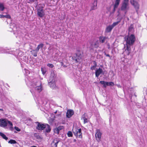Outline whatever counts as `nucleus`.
I'll list each match as a JSON object with an SVG mask.
<instances>
[{
  "label": "nucleus",
  "instance_id": "obj_1",
  "mask_svg": "<svg viewBox=\"0 0 147 147\" xmlns=\"http://www.w3.org/2000/svg\"><path fill=\"white\" fill-rule=\"evenodd\" d=\"M27 84L28 85H31L33 88V89H31L30 91L33 94L34 90L35 92H40L42 90V88L41 87V83L39 81H37L36 79H34L33 82L29 81L27 82Z\"/></svg>",
  "mask_w": 147,
  "mask_h": 147
},
{
  "label": "nucleus",
  "instance_id": "obj_2",
  "mask_svg": "<svg viewBox=\"0 0 147 147\" xmlns=\"http://www.w3.org/2000/svg\"><path fill=\"white\" fill-rule=\"evenodd\" d=\"M125 40L126 42V45L127 46V49L125 51H130V47L132 45L136 40V37L133 34H128L125 37Z\"/></svg>",
  "mask_w": 147,
  "mask_h": 147
},
{
  "label": "nucleus",
  "instance_id": "obj_3",
  "mask_svg": "<svg viewBox=\"0 0 147 147\" xmlns=\"http://www.w3.org/2000/svg\"><path fill=\"white\" fill-rule=\"evenodd\" d=\"M7 125L9 127L11 130H12L13 129V124L10 121L4 119L0 120V125L1 126L3 127H5Z\"/></svg>",
  "mask_w": 147,
  "mask_h": 147
},
{
  "label": "nucleus",
  "instance_id": "obj_4",
  "mask_svg": "<svg viewBox=\"0 0 147 147\" xmlns=\"http://www.w3.org/2000/svg\"><path fill=\"white\" fill-rule=\"evenodd\" d=\"M2 53H7L12 54L18 57H21L24 55L23 53L19 50H16V51H10L9 49H7L6 51H1Z\"/></svg>",
  "mask_w": 147,
  "mask_h": 147
},
{
  "label": "nucleus",
  "instance_id": "obj_5",
  "mask_svg": "<svg viewBox=\"0 0 147 147\" xmlns=\"http://www.w3.org/2000/svg\"><path fill=\"white\" fill-rule=\"evenodd\" d=\"M128 0H123L121 7L122 10L127 11L129 9Z\"/></svg>",
  "mask_w": 147,
  "mask_h": 147
},
{
  "label": "nucleus",
  "instance_id": "obj_6",
  "mask_svg": "<svg viewBox=\"0 0 147 147\" xmlns=\"http://www.w3.org/2000/svg\"><path fill=\"white\" fill-rule=\"evenodd\" d=\"M102 133L99 129H97L96 130V133L95 134V137L96 140L98 142H99L100 141V138Z\"/></svg>",
  "mask_w": 147,
  "mask_h": 147
},
{
  "label": "nucleus",
  "instance_id": "obj_7",
  "mask_svg": "<svg viewBox=\"0 0 147 147\" xmlns=\"http://www.w3.org/2000/svg\"><path fill=\"white\" fill-rule=\"evenodd\" d=\"M130 2L131 4L134 6L136 11H137L139 7V5L138 3L134 0H130Z\"/></svg>",
  "mask_w": 147,
  "mask_h": 147
},
{
  "label": "nucleus",
  "instance_id": "obj_8",
  "mask_svg": "<svg viewBox=\"0 0 147 147\" xmlns=\"http://www.w3.org/2000/svg\"><path fill=\"white\" fill-rule=\"evenodd\" d=\"M104 74V71L102 68H99L96 69L95 74L96 77H98L100 75H103Z\"/></svg>",
  "mask_w": 147,
  "mask_h": 147
},
{
  "label": "nucleus",
  "instance_id": "obj_9",
  "mask_svg": "<svg viewBox=\"0 0 147 147\" xmlns=\"http://www.w3.org/2000/svg\"><path fill=\"white\" fill-rule=\"evenodd\" d=\"M78 52L76 53L74 56V59L77 62H79L82 57V55L80 53L79 51H78Z\"/></svg>",
  "mask_w": 147,
  "mask_h": 147
},
{
  "label": "nucleus",
  "instance_id": "obj_10",
  "mask_svg": "<svg viewBox=\"0 0 147 147\" xmlns=\"http://www.w3.org/2000/svg\"><path fill=\"white\" fill-rule=\"evenodd\" d=\"M38 16L41 18L43 17L45 15V13L42 7H41L37 9Z\"/></svg>",
  "mask_w": 147,
  "mask_h": 147
},
{
  "label": "nucleus",
  "instance_id": "obj_11",
  "mask_svg": "<svg viewBox=\"0 0 147 147\" xmlns=\"http://www.w3.org/2000/svg\"><path fill=\"white\" fill-rule=\"evenodd\" d=\"M37 123L36 128L38 130H42L45 129V124H43L39 123L38 122H37Z\"/></svg>",
  "mask_w": 147,
  "mask_h": 147
},
{
  "label": "nucleus",
  "instance_id": "obj_12",
  "mask_svg": "<svg viewBox=\"0 0 147 147\" xmlns=\"http://www.w3.org/2000/svg\"><path fill=\"white\" fill-rule=\"evenodd\" d=\"M64 128L63 126H60L57 127H55L53 131L55 133L59 134V131Z\"/></svg>",
  "mask_w": 147,
  "mask_h": 147
},
{
  "label": "nucleus",
  "instance_id": "obj_13",
  "mask_svg": "<svg viewBox=\"0 0 147 147\" xmlns=\"http://www.w3.org/2000/svg\"><path fill=\"white\" fill-rule=\"evenodd\" d=\"M48 84L49 86L53 89H56L57 87L56 86L55 83V80L54 81H48Z\"/></svg>",
  "mask_w": 147,
  "mask_h": 147
},
{
  "label": "nucleus",
  "instance_id": "obj_14",
  "mask_svg": "<svg viewBox=\"0 0 147 147\" xmlns=\"http://www.w3.org/2000/svg\"><path fill=\"white\" fill-rule=\"evenodd\" d=\"M56 75L54 71L51 72L49 79L48 81H54L55 80Z\"/></svg>",
  "mask_w": 147,
  "mask_h": 147
},
{
  "label": "nucleus",
  "instance_id": "obj_15",
  "mask_svg": "<svg viewBox=\"0 0 147 147\" xmlns=\"http://www.w3.org/2000/svg\"><path fill=\"white\" fill-rule=\"evenodd\" d=\"M81 131V129H77L76 131V132L74 133V134L77 137L81 138H82V136Z\"/></svg>",
  "mask_w": 147,
  "mask_h": 147
},
{
  "label": "nucleus",
  "instance_id": "obj_16",
  "mask_svg": "<svg viewBox=\"0 0 147 147\" xmlns=\"http://www.w3.org/2000/svg\"><path fill=\"white\" fill-rule=\"evenodd\" d=\"M59 142V139H54L51 144V147H57V145Z\"/></svg>",
  "mask_w": 147,
  "mask_h": 147
},
{
  "label": "nucleus",
  "instance_id": "obj_17",
  "mask_svg": "<svg viewBox=\"0 0 147 147\" xmlns=\"http://www.w3.org/2000/svg\"><path fill=\"white\" fill-rule=\"evenodd\" d=\"M99 46V43L98 41H96L94 44L92 43L91 44V49H93L94 47L98 48Z\"/></svg>",
  "mask_w": 147,
  "mask_h": 147
},
{
  "label": "nucleus",
  "instance_id": "obj_18",
  "mask_svg": "<svg viewBox=\"0 0 147 147\" xmlns=\"http://www.w3.org/2000/svg\"><path fill=\"white\" fill-rule=\"evenodd\" d=\"M74 114V112L72 110H68L66 113V117L68 118H69Z\"/></svg>",
  "mask_w": 147,
  "mask_h": 147
},
{
  "label": "nucleus",
  "instance_id": "obj_19",
  "mask_svg": "<svg viewBox=\"0 0 147 147\" xmlns=\"http://www.w3.org/2000/svg\"><path fill=\"white\" fill-rule=\"evenodd\" d=\"M44 46V44L42 43L38 45L35 50H32V52H35V51L38 52L39 49H42Z\"/></svg>",
  "mask_w": 147,
  "mask_h": 147
},
{
  "label": "nucleus",
  "instance_id": "obj_20",
  "mask_svg": "<svg viewBox=\"0 0 147 147\" xmlns=\"http://www.w3.org/2000/svg\"><path fill=\"white\" fill-rule=\"evenodd\" d=\"M120 0H116L115 4L114 6L113 10L115 11L116 9L117 8L120 2Z\"/></svg>",
  "mask_w": 147,
  "mask_h": 147
},
{
  "label": "nucleus",
  "instance_id": "obj_21",
  "mask_svg": "<svg viewBox=\"0 0 147 147\" xmlns=\"http://www.w3.org/2000/svg\"><path fill=\"white\" fill-rule=\"evenodd\" d=\"M97 8V0H94L93 5L92 6L91 9L94 10Z\"/></svg>",
  "mask_w": 147,
  "mask_h": 147
},
{
  "label": "nucleus",
  "instance_id": "obj_22",
  "mask_svg": "<svg viewBox=\"0 0 147 147\" xmlns=\"http://www.w3.org/2000/svg\"><path fill=\"white\" fill-rule=\"evenodd\" d=\"M45 125L44 129H45V131L47 133L50 132L51 129L50 126L47 124H45Z\"/></svg>",
  "mask_w": 147,
  "mask_h": 147
},
{
  "label": "nucleus",
  "instance_id": "obj_23",
  "mask_svg": "<svg viewBox=\"0 0 147 147\" xmlns=\"http://www.w3.org/2000/svg\"><path fill=\"white\" fill-rule=\"evenodd\" d=\"M113 28L111 25H109L107 27L105 31L107 32H111Z\"/></svg>",
  "mask_w": 147,
  "mask_h": 147
},
{
  "label": "nucleus",
  "instance_id": "obj_24",
  "mask_svg": "<svg viewBox=\"0 0 147 147\" xmlns=\"http://www.w3.org/2000/svg\"><path fill=\"white\" fill-rule=\"evenodd\" d=\"M134 31V27L132 25H131L129 28L128 29V33L130 34V33H132Z\"/></svg>",
  "mask_w": 147,
  "mask_h": 147
},
{
  "label": "nucleus",
  "instance_id": "obj_25",
  "mask_svg": "<svg viewBox=\"0 0 147 147\" xmlns=\"http://www.w3.org/2000/svg\"><path fill=\"white\" fill-rule=\"evenodd\" d=\"M107 39V37L100 36L99 37V41L102 43H103L105 42V41Z\"/></svg>",
  "mask_w": 147,
  "mask_h": 147
},
{
  "label": "nucleus",
  "instance_id": "obj_26",
  "mask_svg": "<svg viewBox=\"0 0 147 147\" xmlns=\"http://www.w3.org/2000/svg\"><path fill=\"white\" fill-rule=\"evenodd\" d=\"M100 83L103 85V86L106 87L107 86H109V82L105 81H101L100 82Z\"/></svg>",
  "mask_w": 147,
  "mask_h": 147
},
{
  "label": "nucleus",
  "instance_id": "obj_27",
  "mask_svg": "<svg viewBox=\"0 0 147 147\" xmlns=\"http://www.w3.org/2000/svg\"><path fill=\"white\" fill-rule=\"evenodd\" d=\"M124 48L125 49V50H124V51L126 55H129L131 52V47H130V51H125L127 49V46H126V45H125Z\"/></svg>",
  "mask_w": 147,
  "mask_h": 147
},
{
  "label": "nucleus",
  "instance_id": "obj_28",
  "mask_svg": "<svg viewBox=\"0 0 147 147\" xmlns=\"http://www.w3.org/2000/svg\"><path fill=\"white\" fill-rule=\"evenodd\" d=\"M81 119L83 120L84 123H85L88 122V120L87 119L86 117L85 114L82 115Z\"/></svg>",
  "mask_w": 147,
  "mask_h": 147
},
{
  "label": "nucleus",
  "instance_id": "obj_29",
  "mask_svg": "<svg viewBox=\"0 0 147 147\" xmlns=\"http://www.w3.org/2000/svg\"><path fill=\"white\" fill-rule=\"evenodd\" d=\"M10 18L11 17L9 15H1L0 14V18Z\"/></svg>",
  "mask_w": 147,
  "mask_h": 147
},
{
  "label": "nucleus",
  "instance_id": "obj_30",
  "mask_svg": "<svg viewBox=\"0 0 147 147\" xmlns=\"http://www.w3.org/2000/svg\"><path fill=\"white\" fill-rule=\"evenodd\" d=\"M0 135L4 139L7 140L8 139V138L3 133L0 132Z\"/></svg>",
  "mask_w": 147,
  "mask_h": 147
},
{
  "label": "nucleus",
  "instance_id": "obj_31",
  "mask_svg": "<svg viewBox=\"0 0 147 147\" xmlns=\"http://www.w3.org/2000/svg\"><path fill=\"white\" fill-rule=\"evenodd\" d=\"M4 8L5 7L3 4L1 3H0V11H3Z\"/></svg>",
  "mask_w": 147,
  "mask_h": 147
},
{
  "label": "nucleus",
  "instance_id": "obj_32",
  "mask_svg": "<svg viewBox=\"0 0 147 147\" xmlns=\"http://www.w3.org/2000/svg\"><path fill=\"white\" fill-rule=\"evenodd\" d=\"M8 143L11 144H15L17 142L15 140H11L9 141Z\"/></svg>",
  "mask_w": 147,
  "mask_h": 147
},
{
  "label": "nucleus",
  "instance_id": "obj_33",
  "mask_svg": "<svg viewBox=\"0 0 147 147\" xmlns=\"http://www.w3.org/2000/svg\"><path fill=\"white\" fill-rule=\"evenodd\" d=\"M120 22V21H118L116 22H114L111 25L113 26V28H114L115 26L117 25L119 22Z\"/></svg>",
  "mask_w": 147,
  "mask_h": 147
},
{
  "label": "nucleus",
  "instance_id": "obj_34",
  "mask_svg": "<svg viewBox=\"0 0 147 147\" xmlns=\"http://www.w3.org/2000/svg\"><path fill=\"white\" fill-rule=\"evenodd\" d=\"M67 136L69 137H71L73 136V134L72 132L71 131H68L67 133Z\"/></svg>",
  "mask_w": 147,
  "mask_h": 147
},
{
  "label": "nucleus",
  "instance_id": "obj_35",
  "mask_svg": "<svg viewBox=\"0 0 147 147\" xmlns=\"http://www.w3.org/2000/svg\"><path fill=\"white\" fill-rule=\"evenodd\" d=\"M32 51H31V52L32 53V54L34 57H36L37 56V53L38 51H35V52H33Z\"/></svg>",
  "mask_w": 147,
  "mask_h": 147
},
{
  "label": "nucleus",
  "instance_id": "obj_36",
  "mask_svg": "<svg viewBox=\"0 0 147 147\" xmlns=\"http://www.w3.org/2000/svg\"><path fill=\"white\" fill-rule=\"evenodd\" d=\"M10 28H11L12 29V30H13V32H14L13 33H14V34H16V33H18V32H17V31H16V32H15V30L16 29V28L14 27L13 28H12V26L11 25Z\"/></svg>",
  "mask_w": 147,
  "mask_h": 147
},
{
  "label": "nucleus",
  "instance_id": "obj_37",
  "mask_svg": "<svg viewBox=\"0 0 147 147\" xmlns=\"http://www.w3.org/2000/svg\"><path fill=\"white\" fill-rule=\"evenodd\" d=\"M34 135V136L36 137L37 139H39L40 138V136L37 133H35Z\"/></svg>",
  "mask_w": 147,
  "mask_h": 147
},
{
  "label": "nucleus",
  "instance_id": "obj_38",
  "mask_svg": "<svg viewBox=\"0 0 147 147\" xmlns=\"http://www.w3.org/2000/svg\"><path fill=\"white\" fill-rule=\"evenodd\" d=\"M47 65L50 68H53L54 67L53 65L51 63H48L47 64Z\"/></svg>",
  "mask_w": 147,
  "mask_h": 147
},
{
  "label": "nucleus",
  "instance_id": "obj_39",
  "mask_svg": "<svg viewBox=\"0 0 147 147\" xmlns=\"http://www.w3.org/2000/svg\"><path fill=\"white\" fill-rule=\"evenodd\" d=\"M114 85V84L113 82H109V86H113Z\"/></svg>",
  "mask_w": 147,
  "mask_h": 147
},
{
  "label": "nucleus",
  "instance_id": "obj_40",
  "mask_svg": "<svg viewBox=\"0 0 147 147\" xmlns=\"http://www.w3.org/2000/svg\"><path fill=\"white\" fill-rule=\"evenodd\" d=\"M7 50L4 49L3 48H0V53H3L1 51H6Z\"/></svg>",
  "mask_w": 147,
  "mask_h": 147
},
{
  "label": "nucleus",
  "instance_id": "obj_41",
  "mask_svg": "<svg viewBox=\"0 0 147 147\" xmlns=\"http://www.w3.org/2000/svg\"><path fill=\"white\" fill-rule=\"evenodd\" d=\"M14 129L17 131H20V129H19L18 127H15Z\"/></svg>",
  "mask_w": 147,
  "mask_h": 147
},
{
  "label": "nucleus",
  "instance_id": "obj_42",
  "mask_svg": "<svg viewBox=\"0 0 147 147\" xmlns=\"http://www.w3.org/2000/svg\"><path fill=\"white\" fill-rule=\"evenodd\" d=\"M25 71H26V75H28V74H29L30 72L28 70L26 69H25Z\"/></svg>",
  "mask_w": 147,
  "mask_h": 147
},
{
  "label": "nucleus",
  "instance_id": "obj_43",
  "mask_svg": "<svg viewBox=\"0 0 147 147\" xmlns=\"http://www.w3.org/2000/svg\"><path fill=\"white\" fill-rule=\"evenodd\" d=\"M96 67V66L94 65L93 66H92V67H91V69L92 70L95 69Z\"/></svg>",
  "mask_w": 147,
  "mask_h": 147
},
{
  "label": "nucleus",
  "instance_id": "obj_44",
  "mask_svg": "<svg viewBox=\"0 0 147 147\" xmlns=\"http://www.w3.org/2000/svg\"><path fill=\"white\" fill-rule=\"evenodd\" d=\"M43 69H44V68H41V71H42V73L44 74H45L46 71H44V70Z\"/></svg>",
  "mask_w": 147,
  "mask_h": 147
},
{
  "label": "nucleus",
  "instance_id": "obj_45",
  "mask_svg": "<svg viewBox=\"0 0 147 147\" xmlns=\"http://www.w3.org/2000/svg\"><path fill=\"white\" fill-rule=\"evenodd\" d=\"M36 0H30V1L31 2H34Z\"/></svg>",
  "mask_w": 147,
  "mask_h": 147
},
{
  "label": "nucleus",
  "instance_id": "obj_46",
  "mask_svg": "<svg viewBox=\"0 0 147 147\" xmlns=\"http://www.w3.org/2000/svg\"><path fill=\"white\" fill-rule=\"evenodd\" d=\"M0 110L1 111H3V109H0Z\"/></svg>",
  "mask_w": 147,
  "mask_h": 147
},
{
  "label": "nucleus",
  "instance_id": "obj_47",
  "mask_svg": "<svg viewBox=\"0 0 147 147\" xmlns=\"http://www.w3.org/2000/svg\"><path fill=\"white\" fill-rule=\"evenodd\" d=\"M106 56H107V57H109V56H109V54H107V55H106Z\"/></svg>",
  "mask_w": 147,
  "mask_h": 147
},
{
  "label": "nucleus",
  "instance_id": "obj_48",
  "mask_svg": "<svg viewBox=\"0 0 147 147\" xmlns=\"http://www.w3.org/2000/svg\"><path fill=\"white\" fill-rule=\"evenodd\" d=\"M31 147H36V146H32Z\"/></svg>",
  "mask_w": 147,
  "mask_h": 147
},
{
  "label": "nucleus",
  "instance_id": "obj_49",
  "mask_svg": "<svg viewBox=\"0 0 147 147\" xmlns=\"http://www.w3.org/2000/svg\"><path fill=\"white\" fill-rule=\"evenodd\" d=\"M57 112V111H55V113H56Z\"/></svg>",
  "mask_w": 147,
  "mask_h": 147
},
{
  "label": "nucleus",
  "instance_id": "obj_50",
  "mask_svg": "<svg viewBox=\"0 0 147 147\" xmlns=\"http://www.w3.org/2000/svg\"><path fill=\"white\" fill-rule=\"evenodd\" d=\"M15 133H17V132H15Z\"/></svg>",
  "mask_w": 147,
  "mask_h": 147
}]
</instances>
